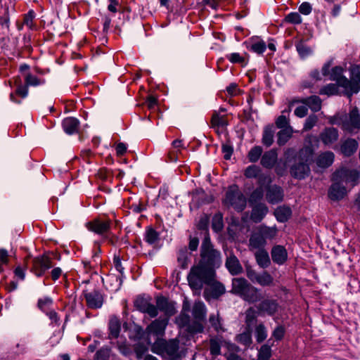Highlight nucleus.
I'll use <instances>...</instances> for the list:
<instances>
[{
	"label": "nucleus",
	"mask_w": 360,
	"mask_h": 360,
	"mask_svg": "<svg viewBox=\"0 0 360 360\" xmlns=\"http://www.w3.org/2000/svg\"><path fill=\"white\" fill-rule=\"evenodd\" d=\"M319 147V139L312 134L307 135L303 146L298 150L288 148L284 151L286 163L289 165V173L292 178L302 181L311 174V165L314 163L316 148Z\"/></svg>",
	"instance_id": "f257e3e1"
},
{
	"label": "nucleus",
	"mask_w": 360,
	"mask_h": 360,
	"mask_svg": "<svg viewBox=\"0 0 360 360\" xmlns=\"http://www.w3.org/2000/svg\"><path fill=\"white\" fill-rule=\"evenodd\" d=\"M221 264V253L219 250L200 253V260L198 266L192 267V273L202 278L205 283H209L214 280L216 269L220 267Z\"/></svg>",
	"instance_id": "f03ea898"
},
{
	"label": "nucleus",
	"mask_w": 360,
	"mask_h": 360,
	"mask_svg": "<svg viewBox=\"0 0 360 360\" xmlns=\"http://www.w3.org/2000/svg\"><path fill=\"white\" fill-rule=\"evenodd\" d=\"M356 65H351L349 68V79L344 75L345 69L340 65H336L331 68V73L329 79L331 81H335L338 84L344 89L342 94L348 98H352V91L354 88L356 89V82L354 75L353 72H356Z\"/></svg>",
	"instance_id": "7ed1b4c3"
},
{
	"label": "nucleus",
	"mask_w": 360,
	"mask_h": 360,
	"mask_svg": "<svg viewBox=\"0 0 360 360\" xmlns=\"http://www.w3.org/2000/svg\"><path fill=\"white\" fill-rule=\"evenodd\" d=\"M223 203L232 207L237 212H242L247 206V199L236 184L230 186L226 192Z\"/></svg>",
	"instance_id": "20e7f679"
},
{
	"label": "nucleus",
	"mask_w": 360,
	"mask_h": 360,
	"mask_svg": "<svg viewBox=\"0 0 360 360\" xmlns=\"http://www.w3.org/2000/svg\"><path fill=\"white\" fill-rule=\"evenodd\" d=\"M360 130V112L358 107H353L348 113L345 115L342 124V131L350 134L356 133Z\"/></svg>",
	"instance_id": "39448f33"
},
{
	"label": "nucleus",
	"mask_w": 360,
	"mask_h": 360,
	"mask_svg": "<svg viewBox=\"0 0 360 360\" xmlns=\"http://www.w3.org/2000/svg\"><path fill=\"white\" fill-rule=\"evenodd\" d=\"M360 177L359 172L354 169H348L347 167H342L337 169L332 174V181H338L341 183L349 184L356 185L358 184Z\"/></svg>",
	"instance_id": "423d86ee"
},
{
	"label": "nucleus",
	"mask_w": 360,
	"mask_h": 360,
	"mask_svg": "<svg viewBox=\"0 0 360 360\" xmlns=\"http://www.w3.org/2000/svg\"><path fill=\"white\" fill-rule=\"evenodd\" d=\"M256 306L259 315L274 316L278 311L279 304L278 301L272 298H262Z\"/></svg>",
	"instance_id": "0eeeda50"
},
{
	"label": "nucleus",
	"mask_w": 360,
	"mask_h": 360,
	"mask_svg": "<svg viewBox=\"0 0 360 360\" xmlns=\"http://www.w3.org/2000/svg\"><path fill=\"white\" fill-rule=\"evenodd\" d=\"M175 302L169 301V299L163 295L158 296L156 298V306L158 311L160 310L165 314L164 318H169L177 312L175 307Z\"/></svg>",
	"instance_id": "6e6552de"
},
{
	"label": "nucleus",
	"mask_w": 360,
	"mask_h": 360,
	"mask_svg": "<svg viewBox=\"0 0 360 360\" xmlns=\"http://www.w3.org/2000/svg\"><path fill=\"white\" fill-rule=\"evenodd\" d=\"M266 198L269 203L276 205L281 203L284 200V191L278 184L268 186L266 191Z\"/></svg>",
	"instance_id": "1a4fd4ad"
},
{
	"label": "nucleus",
	"mask_w": 360,
	"mask_h": 360,
	"mask_svg": "<svg viewBox=\"0 0 360 360\" xmlns=\"http://www.w3.org/2000/svg\"><path fill=\"white\" fill-rule=\"evenodd\" d=\"M319 142L321 141L324 146H330L335 143L339 139L338 129L333 127H326L319 134Z\"/></svg>",
	"instance_id": "9d476101"
},
{
	"label": "nucleus",
	"mask_w": 360,
	"mask_h": 360,
	"mask_svg": "<svg viewBox=\"0 0 360 360\" xmlns=\"http://www.w3.org/2000/svg\"><path fill=\"white\" fill-rule=\"evenodd\" d=\"M168 318L160 316L158 319L153 321L146 328L148 334H153L156 336H162L165 334L166 327L168 324Z\"/></svg>",
	"instance_id": "9b49d317"
},
{
	"label": "nucleus",
	"mask_w": 360,
	"mask_h": 360,
	"mask_svg": "<svg viewBox=\"0 0 360 360\" xmlns=\"http://www.w3.org/2000/svg\"><path fill=\"white\" fill-rule=\"evenodd\" d=\"M136 310L148 314L151 318H155L158 314L157 307L141 295L136 296Z\"/></svg>",
	"instance_id": "f8f14e48"
},
{
	"label": "nucleus",
	"mask_w": 360,
	"mask_h": 360,
	"mask_svg": "<svg viewBox=\"0 0 360 360\" xmlns=\"http://www.w3.org/2000/svg\"><path fill=\"white\" fill-rule=\"evenodd\" d=\"M83 295L85 298L88 307L91 309H99L102 307L103 298L99 291L96 290L91 292L84 290L83 292Z\"/></svg>",
	"instance_id": "ddd939ff"
},
{
	"label": "nucleus",
	"mask_w": 360,
	"mask_h": 360,
	"mask_svg": "<svg viewBox=\"0 0 360 360\" xmlns=\"http://www.w3.org/2000/svg\"><path fill=\"white\" fill-rule=\"evenodd\" d=\"M51 266V259L46 256L37 257L32 260V270L37 276H41Z\"/></svg>",
	"instance_id": "4468645a"
},
{
	"label": "nucleus",
	"mask_w": 360,
	"mask_h": 360,
	"mask_svg": "<svg viewBox=\"0 0 360 360\" xmlns=\"http://www.w3.org/2000/svg\"><path fill=\"white\" fill-rule=\"evenodd\" d=\"M359 147L358 141L353 138H347L340 145V153L346 158L352 156Z\"/></svg>",
	"instance_id": "2eb2a0df"
},
{
	"label": "nucleus",
	"mask_w": 360,
	"mask_h": 360,
	"mask_svg": "<svg viewBox=\"0 0 360 360\" xmlns=\"http://www.w3.org/2000/svg\"><path fill=\"white\" fill-rule=\"evenodd\" d=\"M271 259L274 263L283 265L288 260V252L286 248L281 245H275L271 250Z\"/></svg>",
	"instance_id": "dca6fc26"
},
{
	"label": "nucleus",
	"mask_w": 360,
	"mask_h": 360,
	"mask_svg": "<svg viewBox=\"0 0 360 360\" xmlns=\"http://www.w3.org/2000/svg\"><path fill=\"white\" fill-rule=\"evenodd\" d=\"M263 298L262 290L250 283L241 299L250 304H254Z\"/></svg>",
	"instance_id": "f3484780"
},
{
	"label": "nucleus",
	"mask_w": 360,
	"mask_h": 360,
	"mask_svg": "<svg viewBox=\"0 0 360 360\" xmlns=\"http://www.w3.org/2000/svg\"><path fill=\"white\" fill-rule=\"evenodd\" d=\"M342 184L340 181H333V184L328 190V197L330 200L338 201L345 196L347 190Z\"/></svg>",
	"instance_id": "a211bd4d"
},
{
	"label": "nucleus",
	"mask_w": 360,
	"mask_h": 360,
	"mask_svg": "<svg viewBox=\"0 0 360 360\" xmlns=\"http://www.w3.org/2000/svg\"><path fill=\"white\" fill-rule=\"evenodd\" d=\"M165 353L168 355L169 360H179L181 359L179 341L176 338L167 340L164 349V354Z\"/></svg>",
	"instance_id": "6ab92c4d"
},
{
	"label": "nucleus",
	"mask_w": 360,
	"mask_h": 360,
	"mask_svg": "<svg viewBox=\"0 0 360 360\" xmlns=\"http://www.w3.org/2000/svg\"><path fill=\"white\" fill-rule=\"evenodd\" d=\"M225 266L232 276H237L243 273V269L239 259L234 254L226 257Z\"/></svg>",
	"instance_id": "aec40b11"
},
{
	"label": "nucleus",
	"mask_w": 360,
	"mask_h": 360,
	"mask_svg": "<svg viewBox=\"0 0 360 360\" xmlns=\"http://www.w3.org/2000/svg\"><path fill=\"white\" fill-rule=\"evenodd\" d=\"M251 206L252 207L250 215L251 219L255 223L261 222L269 212L268 207L264 202H259Z\"/></svg>",
	"instance_id": "412c9836"
},
{
	"label": "nucleus",
	"mask_w": 360,
	"mask_h": 360,
	"mask_svg": "<svg viewBox=\"0 0 360 360\" xmlns=\"http://www.w3.org/2000/svg\"><path fill=\"white\" fill-rule=\"evenodd\" d=\"M86 227L97 234H103L107 233L110 227V221H101L99 219H94L86 224Z\"/></svg>",
	"instance_id": "4be33fe9"
},
{
	"label": "nucleus",
	"mask_w": 360,
	"mask_h": 360,
	"mask_svg": "<svg viewBox=\"0 0 360 360\" xmlns=\"http://www.w3.org/2000/svg\"><path fill=\"white\" fill-rule=\"evenodd\" d=\"M250 283H249L245 278H233L232 279V288L231 292L241 298Z\"/></svg>",
	"instance_id": "5701e85b"
},
{
	"label": "nucleus",
	"mask_w": 360,
	"mask_h": 360,
	"mask_svg": "<svg viewBox=\"0 0 360 360\" xmlns=\"http://www.w3.org/2000/svg\"><path fill=\"white\" fill-rule=\"evenodd\" d=\"M335 160V155L331 151L321 153L316 158L314 162L319 168L326 169L333 165Z\"/></svg>",
	"instance_id": "b1692460"
},
{
	"label": "nucleus",
	"mask_w": 360,
	"mask_h": 360,
	"mask_svg": "<svg viewBox=\"0 0 360 360\" xmlns=\"http://www.w3.org/2000/svg\"><path fill=\"white\" fill-rule=\"evenodd\" d=\"M278 160V153L275 148L266 151L262 156L260 164L266 169L274 167Z\"/></svg>",
	"instance_id": "393cba45"
},
{
	"label": "nucleus",
	"mask_w": 360,
	"mask_h": 360,
	"mask_svg": "<svg viewBox=\"0 0 360 360\" xmlns=\"http://www.w3.org/2000/svg\"><path fill=\"white\" fill-rule=\"evenodd\" d=\"M121 330V322L117 316L112 315L108 321V338L116 339L119 337Z\"/></svg>",
	"instance_id": "a878e982"
},
{
	"label": "nucleus",
	"mask_w": 360,
	"mask_h": 360,
	"mask_svg": "<svg viewBox=\"0 0 360 360\" xmlns=\"http://www.w3.org/2000/svg\"><path fill=\"white\" fill-rule=\"evenodd\" d=\"M300 102L309 108L313 112H317L321 109V99L316 95L303 98Z\"/></svg>",
	"instance_id": "bb28decb"
},
{
	"label": "nucleus",
	"mask_w": 360,
	"mask_h": 360,
	"mask_svg": "<svg viewBox=\"0 0 360 360\" xmlns=\"http://www.w3.org/2000/svg\"><path fill=\"white\" fill-rule=\"evenodd\" d=\"M257 39L258 37H252L250 39V40L252 41L251 44L248 41H245L243 44L249 51L257 54H263L266 49V42L262 39L255 41V40Z\"/></svg>",
	"instance_id": "cd10ccee"
},
{
	"label": "nucleus",
	"mask_w": 360,
	"mask_h": 360,
	"mask_svg": "<svg viewBox=\"0 0 360 360\" xmlns=\"http://www.w3.org/2000/svg\"><path fill=\"white\" fill-rule=\"evenodd\" d=\"M274 216L280 223L287 222L292 216V210L289 206H278L274 211Z\"/></svg>",
	"instance_id": "c85d7f7f"
},
{
	"label": "nucleus",
	"mask_w": 360,
	"mask_h": 360,
	"mask_svg": "<svg viewBox=\"0 0 360 360\" xmlns=\"http://www.w3.org/2000/svg\"><path fill=\"white\" fill-rule=\"evenodd\" d=\"M249 242L250 245L254 249L262 250L266 245V240L259 230L251 234Z\"/></svg>",
	"instance_id": "c756f323"
},
{
	"label": "nucleus",
	"mask_w": 360,
	"mask_h": 360,
	"mask_svg": "<svg viewBox=\"0 0 360 360\" xmlns=\"http://www.w3.org/2000/svg\"><path fill=\"white\" fill-rule=\"evenodd\" d=\"M252 328H245L243 333L236 335L235 340L245 347H250L252 343Z\"/></svg>",
	"instance_id": "7c9ffc66"
},
{
	"label": "nucleus",
	"mask_w": 360,
	"mask_h": 360,
	"mask_svg": "<svg viewBox=\"0 0 360 360\" xmlns=\"http://www.w3.org/2000/svg\"><path fill=\"white\" fill-rule=\"evenodd\" d=\"M274 132V126L273 124H268L264 127L262 139L264 146L269 147L273 144Z\"/></svg>",
	"instance_id": "2f4dec72"
},
{
	"label": "nucleus",
	"mask_w": 360,
	"mask_h": 360,
	"mask_svg": "<svg viewBox=\"0 0 360 360\" xmlns=\"http://www.w3.org/2000/svg\"><path fill=\"white\" fill-rule=\"evenodd\" d=\"M255 256L256 262L260 267L266 269L271 264L269 253L265 249L259 250V251L255 253Z\"/></svg>",
	"instance_id": "473e14b6"
},
{
	"label": "nucleus",
	"mask_w": 360,
	"mask_h": 360,
	"mask_svg": "<svg viewBox=\"0 0 360 360\" xmlns=\"http://www.w3.org/2000/svg\"><path fill=\"white\" fill-rule=\"evenodd\" d=\"M79 121L75 117H67L63 121L64 131L68 134L76 133L79 127Z\"/></svg>",
	"instance_id": "72a5a7b5"
},
{
	"label": "nucleus",
	"mask_w": 360,
	"mask_h": 360,
	"mask_svg": "<svg viewBox=\"0 0 360 360\" xmlns=\"http://www.w3.org/2000/svg\"><path fill=\"white\" fill-rule=\"evenodd\" d=\"M339 87H340L337 82L330 83L322 88H321L319 93L321 95H326L328 96H338L340 95V91L339 90Z\"/></svg>",
	"instance_id": "f704fd0d"
},
{
	"label": "nucleus",
	"mask_w": 360,
	"mask_h": 360,
	"mask_svg": "<svg viewBox=\"0 0 360 360\" xmlns=\"http://www.w3.org/2000/svg\"><path fill=\"white\" fill-rule=\"evenodd\" d=\"M193 316L194 319L204 321L206 316V307L202 302L195 303L193 308Z\"/></svg>",
	"instance_id": "c9c22d12"
},
{
	"label": "nucleus",
	"mask_w": 360,
	"mask_h": 360,
	"mask_svg": "<svg viewBox=\"0 0 360 360\" xmlns=\"http://www.w3.org/2000/svg\"><path fill=\"white\" fill-rule=\"evenodd\" d=\"M273 283L274 278L267 271H263L261 274H259L255 281V283H258L262 287L271 286Z\"/></svg>",
	"instance_id": "e433bc0d"
},
{
	"label": "nucleus",
	"mask_w": 360,
	"mask_h": 360,
	"mask_svg": "<svg viewBox=\"0 0 360 360\" xmlns=\"http://www.w3.org/2000/svg\"><path fill=\"white\" fill-rule=\"evenodd\" d=\"M273 346V343L271 345L264 344L260 348L258 349L257 352V360H270L272 356V349L271 347Z\"/></svg>",
	"instance_id": "4c0bfd02"
},
{
	"label": "nucleus",
	"mask_w": 360,
	"mask_h": 360,
	"mask_svg": "<svg viewBox=\"0 0 360 360\" xmlns=\"http://www.w3.org/2000/svg\"><path fill=\"white\" fill-rule=\"evenodd\" d=\"M200 321H201L195 319L192 323H189L186 329L187 333L191 336H193L198 333H202L204 331V326Z\"/></svg>",
	"instance_id": "58836bf2"
},
{
	"label": "nucleus",
	"mask_w": 360,
	"mask_h": 360,
	"mask_svg": "<svg viewBox=\"0 0 360 360\" xmlns=\"http://www.w3.org/2000/svg\"><path fill=\"white\" fill-rule=\"evenodd\" d=\"M292 129H281L277 133V144L279 146H284L291 138Z\"/></svg>",
	"instance_id": "ea45409f"
},
{
	"label": "nucleus",
	"mask_w": 360,
	"mask_h": 360,
	"mask_svg": "<svg viewBox=\"0 0 360 360\" xmlns=\"http://www.w3.org/2000/svg\"><path fill=\"white\" fill-rule=\"evenodd\" d=\"M212 229L214 232L218 233L221 232L224 228L223 216L220 212L214 214L212 219Z\"/></svg>",
	"instance_id": "a19ab883"
},
{
	"label": "nucleus",
	"mask_w": 360,
	"mask_h": 360,
	"mask_svg": "<svg viewBox=\"0 0 360 360\" xmlns=\"http://www.w3.org/2000/svg\"><path fill=\"white\" fill-rule=\"evenodd\" d=\"M167 342V340L165 339L158 337L151 346V352L158 355H162Z\"/></svg>",
	"instance_id": "79ce46f5"
},
{
	"label": "nucleus",
	"mask_w": 360,
	"mask_h": 360,
	"mask_svg": "<svg viewBox=\"0 0 360 360\" xmlns=\"http://www.w3.org/2000/svg\"><path fill=\"white\" fill-rule=\"evenodd\" d=\"M296 50L302 59H305L312 53L311 49L304 44L302 41L295 44Z\"/></svg>",
	"instance_id": "37998d69"
},
{
	"label": "nucleus",
	"mask_w": 360,
	"mask_h": 360,
	"mask_svg": "<svg viewBox=\"0 0 360 360\" xmlns=\"http://www.w3.org/2000/svg\"><path fill=\"white\" fill-rule=\"evenodd\" d=\"M255 336L257 343H262L266 339L267 330L263 323H261L256 326Z\"/></svg>",
	"instance_id": "c03bdc74"
},
{
	"label": "nucleus",
	"mask_w": 360,
	"mask_h": 360,
	"mask_svg": "<svg viewBox=\"0 0 360 360\" xmlns=\"http://www.w3.org/2000/svg\"><path fill=\"white\" fill-rule=\"evenodd\" d=\"M263 149L260 146H255L248 152V158L252 163L257 162L262 158Z\"/></svg>",
	"instance_id": "a18cd8bd"
},
{
	"label": "nucleus",
	"mask_w": 360,
	"mask_h": 360,
	"mask_svg": "<svg viewBox=\"0 0 360 360\" xmlns=\"http://www.w3.org/2000/svg\"><path fill=\"white\" fill-rule=\"evenodd\" d=\"M177 262L182 269L188 268V256L186 247L180 249L178 252Z\"/></svg>",
	"instance_id": "49530a36"
},
{
	"label": "nucleus",
	"mask_w": 360,
	"mask_h": 360,
	"mask_svg": "<svg viewBox=\"0 0 360 360\" xmlns=\"http://www.w3.org/2000/svg\"><path fill=\"white\" fill-rule=\"evenodd\" d=\"M264 189L262 187H257L250 194L249 198L250 205H254L259 202L263 198Z\"/></svg>",
	"instance_id": "de8ad7c7"
},
{
	"label": "nucleus",
	"mask_w": 360,
	"mask_h": 360,
	"mask_svg": "<svg viewBox=\"0 0 360 360\" xmlns=\"http://www.w3.org/2000/svg\"><path fill=\"white\" fill-rule=\"evenodd\" d=\"M258 230L262 233L264 238H265V240H266V239L274 238L277 234V229L276 226L269 227L267 226H261Z\"/></svg>",
	"instance_id": "09e8293b"
},
{
	"label": "nucleus",
	"mask_w": 360,
	"mask_h": 360,
	"mask_svg": "<svg viewBox=\"0 0 360 360\" xmlns=\"http://www.w3.org/2000/svg\"><path fill=\"white\" fill-rule=\"evenodd\" d=\"M217 250L214 249L213 245L211 241V238L210 236V233H205L204 238L202 240V243L200 248V253L205 254L212 251H217Z\"/></svg>",
	"instance_id": "8fccbe9b"
},
{
	"label": "nucleus",
	"mask_w": 360,
	"mask_h": 360,
	"mask_svg": "<svg viewBox=\"0 0 360 360\" xmlns=\"http://www.w3.org/2000/svg\"><path fill=\"white\" fill-rule=\"evenodd\" d=\"M211 123L213 127H224L228 125V121L225 119L224 116H221L217 111H214Z\"/></svg>",
	"instance_id": "3c124183"
},
{
	"label": "nucleus",
	"mask_w": 360,
	"mask_h": 360,
	"mask_svg": "<svg viewBox=\"0 0 360 360\" xmlns=\"http://www.w3.org/2000/svg\"><path fill=\"white\" fill-rule=\"evenodd\" d=\"M226 58L233 64H240L242 67H245L248 64V61L244 57L241 56L239 53H231L226 55Z\"/></svg>",
	"instance_id": "603ef678"
},
{
	"label": "nucleus",
	"mask_w": 360,
	"mask_h": 360,
	"mask_svg": "<svg viewBox=\"0 0 360 360\" xmlns=\"http://www.w3.org/2000/svg\"><path fill=\"white\" fill-rule=\"evenodd\" d=\"M221 344L217 338H214L210 340V352L213 356H217L221 354Z\"/></svg>",
	"instance_id": "864d4df0"
},
{
	"label": "nucleus",
	"mask_w": 360,
	"mask_h": 360,
	"mask_svg": "<svg viewBox=\"0 0 360 360\" xmlns=\"http://www.w3.org/2000/svg\"><path fill=\"white\" fill-rule=\"evenodd\" d=\"M275 172L278 176H283L287 169H289V165L286 163V158L283 155V159H281L275 165Z\"/></svg>",
	"instance_id": "5fc2aeb1"
},
{
	"label": "nucleus",
	"mask_w": 360,
	"mask_h": 360,
	"mask_svg": "<svg viewBox=\"0 0 360 360\" xmlns=\"http://www.w3.org/2000/svg\"><path fill=\"white\" fill-rule=\"evenodd\" d=\"M200 280L203 281V278L198 276L194 273H192V269H191L190 273L187 276V280L188 281L189 285L192 289H200L202 287V284L199 281Z\"/></svg>",
	"instance_id": "6e6d98bb"
},
{
	"label": "nucleus",
	"mask_w": 360,
	"mask_h": 360,
	"mask_svg": "<svg viewBox=\"0 0 360 360\" xmlns=\"http://www.w3.org/2000/svg\"><path fill=\"white\" fill-rule=\"evenodd\" d=\"M261 172L262 170L259 166L251 165L245 169L244 175L248 179H257Z\"/></svg>",
	"instance_id": "4d7b16f0"
},
{
	"label": "nucleus",
	"mask_w": 360,
	"mask_h": 360,
	"mask_svg": "<svg viewBox=\"0 0 360 360\" xmlns=\"http://www.w3.org/2000/svg\"><path fill=\"white\" fill-rule=\"evenodd\" d=\"M283 21L292 25H300L302 22V18L300 13L290 12L285 16Z\"/></svg>",
	"instance_id": "13d9d810"
},
{
	"label": "nucleus",
	"mask_w": 360,
	"mask_h": 360,
	"mask_svg": "<svg viewBox=\"0 0 360 360\" xmlns=\"http://www.w3.org/2000/svg\"><path fill=\"white\" fill-rule=\"evenodd\" d=\"M257 321V312L252 307H249L245 311V328H252V325Z\"/></svg>",
	"instance_id": "bf43d9fd"
},
{
	"label": "nucleus",
	"mask_w": 360,
	"mask_h": 360,
	"mask_svg": "<svg viewBox=\"0 0 360 360\" xmlns=\"http://www.w3.org/2000/svg\"><path fill=\"white\" fill-rule=\"evenodd\" d=\"M257 179L259 185L258 187H262L263 189L264 188L266 191L268 186H273V184H271L272 179L270 175L261 172Z\"/></svg>",
	"instance_id": "052dcab7"
},
{
	"label": "nucleus",
	"mask_w": 360,
	"mask_h": 360,
	"mask_svg": "<svg viewBox=\"0 0 360 360\" xmlns=\"http://www.w3.org/2000/svg\"><path fill=\"white\" fill-rule=\"evenodd\" d=\"M159 238V233L153 227H148L146 231L145 240L147 243L152 245Z\"/></svg>",
	"instance_id": "680f3d73"
},
{
	"label": "nucleus",
	"mask_w": 360,
	"mask_h": 360,
	"mask_svg": "<svg viewBox=\"0 0 360 360\" xmlns=\"http://www.w3.org/2000/svg\"><path fill=\"white\" fill-rule=\"evenodd\" d=\"M286 329L283 325L279 324L275 327L271 333V338H274L276 342L281 341L285 335Z\"/></svg>",
	"instance_id": "e2e57ef3"
},
{
	"label": "nucleus",
	"mask_w": 360,
	"mask_h": 360,
	"mask_svg": "<svg viewBox=\"0 0 360 360\" xmlns=\"http://www.w3.org/2000/svg\"><path fill=\"white\" fill-rule=\"evenodd\" d=\"M103 282L105 283L104 281ZM120 284V281L116 276H109L105 279V285L108 286L111 290H117Z\"/></svg>",
	"instance_id": "0e129e2a"
},
{
	"label": "nucleus",
	"mask_w": 360,
	"mask_h": 360,
	"mask_svg": "<svg viewBox=\"0 0 360 360\" xmlns=\"http://www.w3.org/2000/svg\"><path fill=\"white\" fill-rule=\"evenodd\" d=\"M209 224L210 217L205 214L202 217H200L197 224V228L200 231H205V233H209Z\"/></svg>",
	"instance_id": "69168bd1"
},
{
	"label": "nucleus",
	"mask_w": 360,
	"mask_h": 360,
	"mask_svg": "<svg viewBox=\"0 0 360 360\" xmlns=\"http://www.w3.org/2000/svg\"><path fill=\"white\" fill-rule=\"evenodd\" d=\"M275 123L276 127L281 129H292L290 125L289 120L283 115L278 116L276 120Z\"/></svg>",
	"instance_id": "338daca9"
},
{
	"label": "nucleus",
	"mask_w": 360,
	"mask_h": 360,
	"mask_svg": "<svg viewBox=\"0 0 360 360\" xmlns=\"http://www.w3.org/2000/svg\"><path fill=\"white\" fill-rule=\"evenodd\" d=\"M318 122V117L315 114H311L308 116V117L306 119L305 122L304 124L303 129L304 131H309L311 130L317 123Z\"/></svg>",
	"instance_id": "774afa93"
}]
</instances>
